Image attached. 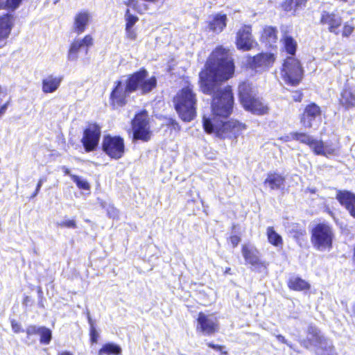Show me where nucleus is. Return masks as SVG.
Instances as JSON below:
<instances>
[{"label":"nucleus","instance_id":"nucleus-1","mask_svg":"<svg viewBox=\"0 0 355 355\" xmlns=\"http://www.w3.org/2000/svg\"><path fill=\"white\" fill-rule=\"evenodd\" d=\"M206 69L200 73V87L205 94H213L211 116H203L202 123L207 133H214L218 137L236 139L245 129L237 121H219L217 116L226 118L230 115L234 105L231 87L221 88L219 83L232 77L234 72L233 60L229 51L219 46L212 52L206 63Z\"/></svg>","mask_w":355,"mask_h":355},{"label":"nucleus","instance_id":"nucleus-2","mask_svg":"<svg viewBox=\"0 0 355 355\" xmlns=\"http://www.w3.org/2000/svg\"><path fill=\"white\" fill-rule=\"evenodd\" d=\"M148 72L145 69L130 75L126 80L124 87L122 82L118 80L110 94L111 103L114 107H122L126 104L127 97L137 89H141L142 94L150 92L157 85L155 77L147 78Z\"/></svg>","mask_w":355,"mask_h":355},{"label":"nucleus","instance_id":"nucleus-3","mask_svg":"<svg viewBox=\"0 0 355 355\" xmlns=\"http://www.w3.org/2000/svg\"><path fill=\"white\" fill-rule=\"evenodd\" d=\"M173 103L182 121L189 122L194 119L196 116L197 99L193 87L187 85L180 90L174 97Z\"/></svg>","mask_w":355,"mask_h":355},{"label":"nucleus","instance_id":"nucleus-4","mask_svg":"<svg viewBox=\"0 0 355 355\" xmlns=\"http://www.w3.org/2000/svg\"><path fill=\"white\" fill-rule=\"evenodd\" d=\"M239 94L243 107L254 114L263 115L268 112L266 104L257 95V89L248 82H244L239 86Z\"/></svg>","mask_w":355,"mask_h":355},{"label":"nucleus","instance_id":"nucleus-5","mask_svg":"<svg viewBox=\"0 0 355 355\" xmlns=\"http://www.w3.org/2000/svg\"><path fill=\"white\" fill-rule=\"evenodd\" d=\"M307 333V339L302 342L304 347L314 346L317 355H336L332 342L324 337L317 327L309 326Z\"/></svg>","mask_w":355,"mask_h":355},{"label":"nucleus","instance_id":"nucleus-6","mask_svg":"<svg viewBox=\"0 0 355 355\" xmlns=\"http://www.w3.org/2000/svg\"><path fill=\"white\" fill-rule=\"evenodd\" d=\"M334 232L327 223H318L311 230V243L318 251H329L332 248Z\"/></svg>","mask_w":355,"mask_h":355},{"label":"nucleus","instance_id":"nucleus-7","mask_svg":"<svg viewBox=\"0 0 355 355\" xmlns=\"http://www.w3.org/2000/svg\"><path fill=\"white\" fill-rule=\"evenodd\" d=\"M282 139L284 141L295 140L307 145L318 155L327 156L333 153V150L325 146L322 140L304 132H292L283 137Z\"/></svg>","mask_w":355,"mask_h":355},{"label":"nucleus","instance_id":"nucleus-8","mask_svg":"<svg viewBox=\"0 0 355 355\" xmlns=\"http://www.w3.org/2000/svg\"><path fill=\"white\" fill-rule=\"evenodd\" d=\"M280 73L281 78L286 84L295 86L302 78L303 69L297 59L289 56L285 59Z\"/></svg>","mask_w":355,"mask_h":355},{"label":"nucleus","instance_id":"nucleus-9","mask_svg":"<svg viewBox=\"0 0 355 355\" xmlns=\"http://www.w3.org/2000/svg\"><path fill=\"white\" fill-rule=\"evenodd\" d=\"M133 139L148 141L151 137L148 114L143 111L135 115L132 120Z\"/></svg>","mask_w":355,"mask_h":355},{"label":"nucleus","instance_id":"nucleus-10","mask_svg":"<svg viewBox=\"0 0 355 355\" xmlns=\"http://www.w3.org/2000/svg\"><path fill=\"white\" fill-rule=\"evenodd\" d=\"M103 150L111 158H121L125 150L123 139L120 137L107 135L103 140Z\"/></svg>","mask_w":355,"mask_h":355},{"label":"nucleus","instance_id":"nucleus-11","mask_svg":"<svg viewBox=\"0 0 355 355\" xmlns=\"http://www.w3.org/2000/svg\"><path fill=\"white\" fill-rule=\"evenodd\" d=\"M321 122V110L315 103L306 106L300 116V123L306 128H317Z\"/></svg>","mask_w":355,"mask_h":355},{"label":"nucleus","instance_id":"nucleus-12","mask_svg":"<svg viewBox=\"0 0 355 355\" xmlns=\"http://www.w3.org/2000/svg\"><path fill=\"white\" fill-rule=\"evenodd\" d=\"M101 128L96 124H90L85 130L81 139L87 152L94 150L98 145L101 137Z\"/></svg>","mask_w":355,"mask_h":355},{"label":"nucleus","instance_id":"nucleus-13","mask_svg":"<svg viewBox=\"0 0 355 355\" xmlns=\"http://www.w3.org/2000/svg\"><path fill=\"white\" fill-rule=\"evenodd\" d=\"M241 251L246 263L250 264L253 270L260 272L262 268H265L259 258V252L255 246L250 244L243 245Z\"/></svg>","mask_w":355,"mask_h":355},{"label":"nucleus","instance_id":"nucleus-14","mask_svg":"<svg viewBox=\"0 0 355 355\" xmlns=\"http://www.w3.org/2000/svg\"><path fill=\"white\" fill-rule=\"evenodd\" d=\"M251 31L250 25H244L239 30L236 41V46L239 49L244 51H249L257 44L252 38Z\"/></svg>","mask_w":355,"mask_h":355},{"label":"nucleus","instance_id":"nucleus-15","mask_svg":"<svg viewBox=\"0 0 355 355\" xmlns=\"http://www.w3.org/2000/svg\"><path fill=\"white\" fill-rule=\"evenodd\" d=\"M196 329L204 335L209 336L218 330V324L216 318L206 315L202 312L198 314Z\"/></svg>","mask_w":355,"mask_h":355},{"label":"nucleus","instance_id":"nucleus-16","mask_svg":"<svg viewBox=\"0 0 355 355\" xmlns=\"http://www.w3.org/2000/svg\"><path fill=\"white\" fill-rule=\"evenodd\" d=\"M275 57L273 53H260L250 60V67L257 71H263L270 67L275 62Z\"/></svg>","mask_w":355,"mask_h":355},{"label":"nucleus","instance_id":"nucleus-17","mask_svg":"<svg viewBox=\"0 0 355 355\" xmlns=\"http://www.w3.org/2000/svg\"><path fill=\"white\" fill-rule=\"evenodd\" d=\"M93 44V39L89 35H86L83 40L74 41L70 46L68 53V59L71 61H75L78 59V53L80 50H85V53L87 52L89 46Z\"/></svg>","mask_w":355,"mask_h":355},{"label":"nucleus","instance_id":"nucleus-18","mask_svg":"<svg viewBox=\"0 0 355 355\" xmlns=\"http://www.w3.org/2000/svg\"><path fill=\"white\" fill-rule=\"evenodd\" d=\"M336 199L346 208L351 216L355 218V194L349 191H338Z\"/></svg>","mask_w":355,"mask_h":355},{"label":"nucleus","instance_id":"nucleus-19","mask_svg":"<svg viewBox=\"0 0 355 355\" xmlns=\"http://www.w3.org/2000/svg\"><path fill=\"white\" fill-rule=\"evenodd\" d=\"M62 80V76L50 75L42 80V91L44 93H53L60 87Z\"/></svg>","mask_w":355,"mask_h":355},{"label":"nucleus","instance_id":"nucleus-20","mask_svg":"<svg viewBox=\"0 0 355 355\" xmlns=\"http://www.w3.org/2000/svg\"><path fill=\"white\" fill-rule=\"evenodd\" d=\"M340 101L346 108L355 106V86L346 87L341 93Z\"/></svg>","mask_w":355,"mask_h":355},{"label":"nucleus","instance_id":"nucleus-21","mask_svg":"<svg viewBox=\"0 0 355 355\" xmlns=\"http://www.w3.org/2000/svg\"><path fill=\"white\" fill-rule=\"evenodd\" d=\"M284 178L279 174L270 173L264 181V185L271 190L282 189L284 187Z\"/></svg>","mask_w":355,"mask_h":355},{"label":"nucleus","instance_id":"nucleus-22","mask_svg":"<svg viewBox=\"0 0 355 355\" xmlns=\"http://www.w3.org/2000/svg\"><path fill=\"white\" fill-rule=\"evenodd\" d=\"M288 287L295 291L308 290L310 288L309 284L299 277H292L288 281Z\"/></svg>","mask_w":355,"mask_h":355},{"label":"nucleus","instance_id":"nucleus-23","mask_svg":"<svg viewBox=\"0 0 355 355\" xmlns=\"http://www.w3.org/2000/svg\"><path fill=\"white\" fill-rule=\"evenodd\" d=\"M266 235L268 242L275 247L282 246L283 240L282 236L274 230L272 227H268Z\"/></svg>","mask_w":355,"mask_h":355},{"label":"nucleus","instance_id":"nucleus-24","mask_svg":"<svg viewBox=\"0 0 355 355\" xmlns=\"http://www.w3.org/2000/svg\"><path fill=\"white\" fill-rule=\"evenodd\" d=\"M330 26L329 28L331 32H333L336 34H338L342 31L343 36L347 37L349 36L352 31H354V27L345 24L343 27H341L342 24H330Z\"/></svg>","mask_w":355,"mask_h":355},{"label":"nucleus","instance_id":"nucleus-25","mask_svg":"<svg viewBox=\"0 0 355 355\" xmlns=\"http://www.w3.org/2000/svg\"><path fill=\"white\" fill-rule=\"evenodd\" d=\"M121 352V348L119 345L114 343H109L105 344L99 350V355H119Z\"/></svg>","mask_w":355,"mask_h":355},{"label":"nucleus","instance_id":"nucleus-26","mask_svg":"<svg viewBox=\"0 0 355 355\" xmlns=\"http://www.w3.org/2000/svg\"><path fill=\"white\" fill-rule=\"evenodd\" d=\"M283 42L286 51L291 55H295L297 49L296 41L292 37L285 35L283 37Z\"/></svg>","mask_w":355,"mask_h":355},{"label":"nucleus","instance_id":"nucleus-27","mask_svg":"<svg viewBox=\"0 0 355 355\" xmlns=\"http://www.w3.org/2000/svg\"><path fill=\"white\" fill-rule=\"evenodd\" d=\"M306 0H288L284 3L283 7L285 10L291 11L294 8V12L298 8L305 6Z\"/></svg>","mask_w":355,"mask_h":355},{"label":"nucleus","instance_id":"nucleus-28","mask_svg":"<svg viewBox=\"0 0 355 355\" xmlns=\"http://www.w3.org/2000/svg\"><path fill=\"white\" fill-rule=\"evenodd\" d=\"M39 335L40 336V341L42 344L49 345L52 338L51 331L45 327H40V331L39 332Z\"/></svg>","mask_w":355,"mask_h":355},{"label":"nucleus","instance_id":"nucleus-29","mask_svg":"<svg viewBox=\"0 0 355 355\" xmlns=\"http://www.w3.org/2000/svg\"><path fill=\"white\" fill-rule=\"evenodd\" d=\"M70 177L79 189L84 190H89L90 189L89 184L85 180L76 175H70Z\"/></svg>","mask_w":355,"mask_h":355},{"label":"nucleus","instance_id":"nucleus-30","mask_svg":"<svg viewBox=\"0 0 355 355\" xmlns=\"http://www.w3.org/2000/svg\"><path fill=\"white\" fill-rule=\"evenodd\" d=\"M92 20V14L87 11V10H83L80 12L78 15H76L75 17L74 22H89V21Z\"/></svg>","mask_w":355,"mask_h":355},{"label":"nucleus","instance_id":"nucleus-31","mask_svg":"<svg viewBox=\"0 0 355 355\" xmlns=\"http://www.w3.org/2000/svg\"><path fill=\"white\" fill-rule=\"evenodd\" d=\"M12 29V24H0V41L6 40Z\"/></svg>","mask_w":355,"mask_h":355},{"label":"nucleus","instance_id":"nucleus-32","mask_svg":"<svg viewBox=\"0 0 355 355\" xmlns=\"http://www.w3.org/2000/svg\"><path fill=\"white\" fill-rule=\"evenodd\" d=\"M101 205L105 209L110 218H115L118 216V210L112 205H107L105 202H101Z\"/></svg>","mask_w":355,"mask_h":355},{"label":"nucleus","instance_id":"nucleus-33","mask_svg":"<svg viewBox=\"0 0 355 355\" xmlns=\"http://www.w3.org/2000/svg\"><path fill=\"white\" fill-rule=\"evenodd\" d=\"M87 318L88 322L90 325L91 340L92 343H96L97 341L98 334L94 327L93 320L90 316L89 311L88 310H87Z\"/></svg>","mask_w":355,"mask_h":355},{"label":"nucleus","instance_id":"nucleus-34","mask_svg":"<svg viewBox=\"0 0 355 355\" xmlns=\"http://www.w3.org/2000/svg\"><path fill=\"white\" fill-rule=\"evenodd\" d=\"M336 15L334 12L323 11L320 22H337Z\"/></svg>","mask_w":355,"mask_h":355},{"label":"nucleus","instance_id":"nucleus-35","mask_svg":"<svg viewBox=\"0 0 355 355\" xmlns=\"http://www.w3.org/2000/svg\"><path fill=\"white\" fill-rule=\"evenodd\" d=\"M276 28L271 26L266 28L263 31V35L268 37L269 40L272 42L276 40Z\"/></svg>","mask_w":355,"mask_h":355},{"label":"nucleus","instance_id":"nucleus-36","mask_svg":"<svg viewBox=\"0 0 355 355\" xmlns=\"http://www.w3.org/2000/svg\"><path fill=\"white\" fill-rule=\"evenodd\" d=\"M22 0H6V6L12 12L15 11L21 4Z\"/></svg>","mask_w":355,"mask_h":355},{"label":"nucleus","instance_id":"nucleus-37","mask_svg":"<svg viewBox=\"0 0 355 355\" xmlns=\"http://www.w3.org/2000/svg\"><path fill=\"white\" fill-rule=\"evenodd\" d=\"M134 25L135 24H126V34L127 36L131 40H135L137 36V34L134 28Z\"/></svg>","mask_w":355,"mask_h":355},{"label":"nucleus","instance_id":"nucleus-38","mask_svg":"<svg viewBox=\"0 0 355 355\" xmlns=\"http://www.w3.org/2000/svg\"><path fill=\"white\" fill-rule=\"evenodd\" d=\"M226 24H209V28L214 32L220 33L225 27Z\"/></svg>","mask_w":355,"mask_h":355},{"label":"nucleus","instance_id":"nucleus-39","mask_svg":"<svg viewBox=\"0 0 355 355\" xmlns=\"http://www.w3.org/2000/svg\"><path fill=\"white\" fill-rule=\"evenodd\" d=\"M40 331V327H37L35 325H31L26 328V332L28 336L32 335H39V332Z\"/></svg>","mask_w":355,"mask_h":355},{"label":"nucleus","instance_id":"nucleus-40","mask_svg":"<svg viewBox=\"0 0 355 355\" xmlns=\"http://www.w3.org/2000/svg\"><path fill=\"white\" fill-rule=\"evenodd\" d=\"M60 226L61 227H65L67 228H76V223L74 220H66L64 221H62L60 224Z\"/></svg>","mask_w":355,"mask_h":355},{"label":"nucleus","instance_id":"nucleus-41","mask_svg":"<svg viewBox=\"0 0 355 355\" xmlns=\"http://www.w3.org/2000/svg\"><path fill=\"white\" fill-rule=\"evenodd\" d=\"M227 21V15L226 14H223V13H218L216 14L214 17V20L212 22H217V23H219V22H226Z\"/></svg>","mask_w":355,"mask_h":355},{"label":"nucleus","instance_id":"nucleus-42","mask_svg":"<svg viewBox=\"0 0 355 355\" xmlns=\"http://www.w3.org/2000/svg\"><path fill=\"white\" fill-rule=\"evenodd\" d=\"M85 25L86 24H75L73 30L77 33V35H79L84 32L85 29Z\"/></svg>","mask_w":355,"mask_h":355},{"label":"nucleus","instance_id":"nucleus-43","mask_svg":"<svg viewBox=\"0 0 355 355\" xmlns=\"http://www.w3.org/2000/svg\"><path fill=\"white\" fill-rule=\"evenodd\" d=\"M230 241L231 244L232 245L233 248H235L236 246L238 245V244L241 241V239L239 236L233 235V236H230Z\"/></svg>","mask_w":355,"mask_h":355},{"label":"nucleus","instance_id":"nucleus-44","mask_svg":"<svg viewBox=\"0 0 355 355\" xmlns=\"http://www.w3.org/2000/svg\"><path fill=\"white\" fill-rule=\"evenodd\" d=\"M11 326H12V329L13 331L15 333H19V332L23 331L21 329V325L15 320H12L11 322Z\"/></svg>","mask_w":355,"mask_h":355},{"label":"nucleus","instance_id":"nucleus-45","mask_svg":"<svg viewBox=\"0 0 355 355\" xmlns=\"http://www.w3.org/2000/svg\"><path fill=\"white\" fill-rule=\"evenodd\" d=\"M275 337L277 338V340L282 343H284V344H286V345H288V347H292V345L291 344V343H289L286 338L284 336L280 335V334H278V335H275Z\"/></svg>","mask_w":355,"mask_h":355},{"label":"nucleus","instance_id":"nucleus-46","mask_svg":"<svg viewBox=\"0 0 355 355\" xmlns=\"http://www.w3.org/2000/svg\"><path fill=\"white\" fill-rule=\"evenodd\" d=\"M12 20L13 15L12 13H7L0 19V22H11Z\"/></svg>","mask_w":355,"mask_h":355},{"label":"nucleus","instance_id":"nucleus-47","mask_svg":"<svg viewBox=\"0 0 355 355\" xmlns=\"http://www.w3.org/2000/svg\"><path fill=\"white\" fill-rule=\"evenodd\" d=\"M302 93L299 92H294L293 95V99L296 101V102H300L302 101Z\"/></svg>","mask_w":355,"mask_h":355},{"label":"nucleus","instance_id":"nucleus-48","mask_svg":"<svg viewBox=\"0 0 355 355\" xmlns=\"http://www.w3.org/2000/svg\"><path fill=\"white\" fill-rule=\"evenodd\" d=\"M46 180V179L45 178H42L40 179V180L38 181V183L37 184V187H36L35 194H37L39 193L43 182H45Z\"/></svg>","mask_w":355,"mask_h":355},{"label":"nucleus","instance_id":"nucleus-49","mask_svg":"<svg viewBox=\"0 0 355 355\" xmlns=\"http://www.w3.org/2000/svg\"><path fill=\"white\" fill-rule=\"evenodd\" d=\"M127 13H128V10H127ZM126 17H127V19H126V22L128 23H130V22H136L137 20H138V18L133 16V15H128L126 14Z\"/></svg>","mask_w":355,"mask_h":355},{"label":"nucleus","instance_id":"nucleus-50","mask_svg":"<svg viewBox=\"0 0 355 355\" xmlns=\"http://www.w3.org/2000/svg\"><path fill=\"white\" fill-rule=\"evenodd\" d=\"M8 103H6L0 107V118L4 114L8 109Z\"/></svg>","mask_w":355,"mask_h":355},{"label":"nucleus","instance_id":"nucleus-51","mask_svg":"<svg viewBox=\"0 0 355 355\" xmlns=\"http://www.w3.org/2000/svg\"><path fill=\"white\" fill-rule=\"evenodd\" d=\"M208 346L215 350H220L221 351L222 349L223 348V346H220V345H215V344H213V343H208Z\"/></svg>","mask_w":355,"mask_h":355},{"label":"nucleus","instance_id":"nucleus-52","mask_svg":"<svg viewBox=\"0 0 355 355\" xmlns=\"http://www.w3.org/2000/svg\"><path fill=\"white\" fill-rule=\"evenodd\" d=\"M62 171H63V172L64 173L65 175H69V176H70V175H71L70 173V170L68 168H67L66 166H62Z\"/></svg>","mask_w":355,"mask_h":355},{"label":"nucleus","instance_id":"nucleus-53","mask_svg":"<svg viewBox=\"0 0 355 355\" xmlns=\"http://www.w3.org/2000/svg\"><path fill=\"white\" fill-rule=\"evenodd\" d=\"M58 355H73V354L71 353H70L69 352L65 351V352L59 353Z\"/></svg>","mask_w":355,"mask_h":355},{"label":"nucleus","instance_id":"nucleus-54","mask_svg":"<svg viewBox=\"0 0 355 355\" xmlns=\"http://www.w3.org/2000/svg\"><path fill=\"white\" fill-rule=\"evenodd\" d=\"M230 271V268H226L225 273H229Z\"/></svg>","mask_w":355,"mask_h":355},{"label":"nucleus","instance_id":"nucleus-55","mask_svg":"<svg viewBox=\"0 0 355 355\" xmlns=\"http://www.w3.org/2000/svg\"><path fill=\"white\" fill-rule=\"evenodd\" d=\"M37 195V194H35V192H33V196H32V198L35 197Z\"/></svg>","mask_w":355,"mask_h":355},{"label":"nucleus","instance_id":"nucleus-56","mask_svg":"<svg viewBox=\"0 0 355 355\" xmlns=\"http://www.w3.org/2000/svg\"><path fill=\"white\" fill-rule=\"evenodd\" d=\"M311 192L312 193H314L315 192V189H310Z\"/></svg>","mask_w":355,"mask_h":355}]
</instances>
